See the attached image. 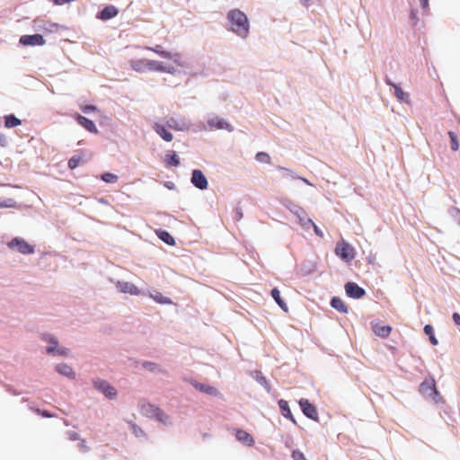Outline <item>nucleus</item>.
I'll use <instances>...</instances> for the list:
<instances>
[{
	"mask_svg": "<svg viewBox=\"0 0 460 460\" xmlns=\"http://www.w3.org/2000/svg\"><path fill=\"white\" fill-rule=\"evenodd\" d=\"M148 61L146 59L132 60L131 67L137 72H142L147 69Z\"/></svg>",
	"mask_w": 460,
	"mask_h": 460,
	"instance_id": "obj_27",
	"label": "nucleus"
},
{
	"mask_svg": "<svg viewBox=\"0 0 460 460\" xmlns=\"http://www.w3.org/2000/svg\"><path fill=\"white\" fill-rule=\"evenodd\" d=\"M292 457L294 460H307L305 455L299 450H294L292 452Z\"/></svg>",
	"mask_w": 460,
	"mask_h": 460,
	"instance_id": "obj_39",
	"label": "nucleus"
},
{
	"mask_svg": "<svg viewBox=\"0 0 460 460\" xmlns=\"http://www.w3.org/2000/svg\"><path fill=\"white\" fill-rule=\"evenodd\" d=\"M22 124L21 119L14 115H7L4 117V126L6 128H14Z\"/></svg>",
	"mask_w": 460,
	"mask_h": 460,
	"instance_id": "obj_30",
	"label": "nucleus"
},
{
	"mask_svg": "<svg viewBox=\"0 0 460 460\" xmlns=\"http://www.w3.org/2000/svg\"><path fill=\"white\" fill-rule=\"evenodd\" d=\"M420 391L425 396L432 398L434 400L438 394L434 379H427L423 383H421L420 386Z\"/></svg>",
	"mask_w": 460,
	"mask_h": 460,
	"instance_id": "obj_8",
	"label": "nucleus"
},
{
	"mask_svg": "<svg viewBox=\"0 0 460 460\" xmlns=\"http://www.w3.org/2000/svg\"><path fill=\"white\" fill-rule=\"evenodd\" d=\"M35 28L44 33L53 32L58 29V25L48 21L36 19L33 22Z\"/></svg>",
	"mask_w": 460,
	"mask_h": 460,
	"instance_id": "obj_13",
	"label": "nucleus"
},
{
	"mask_svg": "<svg viewBox=\"0 0 460 460\" xmlns=\"http://www.w3.org/2000/svg\"><path fill=\"white\" fill-rule=\"evenodd\" d=\"M132 429H133V433L137 436V437H140V436H143L144 435V431L139 428L137 427V425L133 424L132 425Z\"/></svg>",
	"mask_w": 460,
	"mask_h": 460,
	"instance_id": "obj_42",
	"label": "nucleus"
},
{
	"mask_svg": "<svg viewBox=\"0 0 460 460\" xmlns=\"http://www.w3.org/2000/svg\"><path fill=\"white\" fill-rule=\"evenodd\" d=\"M117 288L121 293H128L130 295H139L140 290L130 282L119 281Z\"/></svg>",
	"mask_w": 460,
	"mask_h": 460,
	"instance_id": "obj_15",
	"label": "nucleus"
},
{
	"mask_svg": "<svg viewBox=\"0 0 460 460\" xmlns=\"http://www.w3.org/2000/svg\"><path fill=\"white\" fill-rule=\"evenodd\" d=\"M94 110H96V108L93 105H86L85 107L83 108L84 112H89V111H94Z\"/></svg>",
	"mask_w": 460,
	"mask_h": 460,
	"instance_id": "obj_47",
	"label": "nucleus"
},
{
	"mask_svg": "<svg viewBox=\"0 0 460 460\" xmlns=\"http://www.w3.org/2000/svg\"><path fill=\"white\" fill-rule=\"evenodd\" d=\"M6 138L5 137L0 133V146H5Z\"/></svg>",
	"mask_w": 460,
	"mask_h": 460,
	"instance_id": "obj_49",
	"label": "nucleus"
},
{
	"mask_svg": "<svg viewBox=\"0 0 460 460\" xmlns=\"http://www.w3.org/2000/svg\"><path fill=\"white\" fill-rule=\"evenodd\" d=\"M43 339L50 343V345L47 348V352L49 354L56 353L59 356H67L68 349L66 348L58 347L57 340L49 336H44Z\"/></svg>",
	"mask_w": 460,
	"mask_h": 460,
	"instance_id": "obj_10",
	"label": "nucleus"
},
{
	"mask_svg": "<svg viewBox=\"0 0 460 460\" xmlns=\"http://www.w3.org/2000/svg\"><path fill=\"white\" fill-rule=\"evenodd\" d=\"M236 439L246 446L252 447L254 444L252 437L245 430L237 429L235 432Z\"/></svg>",
	"mask_w": 460,
	"mask_h": 460,
	"instance_id": "obj_18",
	"label": "nucleus"
},
{
	"mask_svg": "<svg viewBox=\"0 0 460 460\" xmlns=\"http://www.w3.org/2000/svg\"><path fill=\"white\" fill-rule=\"evenodd\" d=\"M392 327L389 325L375 326L374 332L382 338H386L390 335Z\"/></svg>",
	"mask_w": 460,
	"mask_h": 460,
	"instance_id": "obj_24",
	"label": "nucleus"
},
{
	"mask_svg": "<svg viewBox=\"0 0 460 460\" xmlns=\"http://www.w3.org/2000/svg\"><path fill=\"white\" fill-rule=\"evenodd\" d=\"M331 305L341 313H347L348 306L345 302L340 297H333L331 301Z\"/></svg>",
	"mask_w": 460,
	"mask_h": 460,
	"instance_id": "obj_23",
	"label": "nucleus"
},
{
	"mask_svg": "<svg viewBox=\"0 0 460 460\" xmlns=\"http://www.w3.org/2000/svg\"><path fill=\"white\" fill-rule=\"evenodd\" d=\"M296 215L299 220V224L301 225L302 227L307 229L309 228V226H311V225H314L312 219L307 217L304 212H302V215L298 213H296Z\"/></svg>",
	"mask_w": 460,
	"mask_h": 460,
	"instance_id": "obj_31",
	"label": "nucleus"
},
{
	"mask_svg": "<svg viewBox=\"0 0 460 460\" xmlns=\"http://www.w3.org/2000/svg\"><path fill=\"white\" fill-rule=\"evenodd\" d=\"M119 13V10L117 7L113 5L105 6L102 11L97 15V17L101 20L106 21L110 20Z\"/></svg>",
	"mask_w": 460,
	"mask_h": 460,
	"instance_id": "obj_16",
	"label": "nucleus"
},
{
	"mask_svg": "<svg viewBox=\"0 0 460 460\" xmlns=\"http://www.w3.org/2000/svg\"><path fill=\"white\" fill-rule=\"evenodd\" d=\"M193 386L198 389L199 391L210 394V395H217L218 394L217 388L211 385H204L201 383L195 382L193 383Z\"/></svg>",
	"mask_w": 460,
	"mask_h": 460,
	"instance_id": "obj_20",
	"label": "nucleus"
},
{
	"mask_svg": "<svg viewBox=\"0 0 460 460\" xmlns=\"http://www.w3.org/2000/svg\"><path fill=\"white\" fill-rule=\"evenodd\" d=\"M165 163L167 166H178L180 159L174 152H169L165 155Z\"/></svg>",
	"mask_w": 460,
	"mask_h": 460,
	"instance_id": "obj_28",
	"label": "nucleus"
},
{
	"mask_svg": "<svg viewBox=\"0 0 460 460\" xmlns=\"http://www.w3.org/2000/svg\"><path fill=\"white\" fill-rule=\"evenodd\" d=\"M453 320L456 325L460 326V314L458 313L453 314Z\"/></svg>",
	"mask_w": 460,
	"mask_h": 460,
	"instance_id": "obj_45",
	"label": "nucleus"
},
{
	"mask_svg": "<svg viewBox=\"0 0 460 460\" xmlns=\"http://www.w3.org/2000/svg\"><path fill=\"white\" fill-rule=\"evenodd\" d=\"M154 299L160 303V304H169L171 303L170 299L167 297H164L162 294L157 293L155 296H153Z\"/></svg>",
	"mask_w": 460,
	"mask_h": 460,
	"instance_id": "obj_38",
	"label": "nucleus"
},
{
	"mask_svg": "<svg viewBox=\"0 0 460 460\" xmlns=\"http://www.w3.org/2000/svg\"><path fill=\"white\" fill-rule=\"evenodd\" d=\"M80 162H81V157L75 155L69 159L68 167L73 170L79 165Z\"/></svg>",
	"mask_w": 460,
	"mask_h": 460,
	"instance_id": "obj_37",
	"label": "nucleus"
},
{
	"mask_svg": "<svg viewBox=\"0 0 460 460\" xmlns=\"http://www.w3.org/2000/svg\"><path fill=\"white\" fill-rule=\"evenodd\" d=\"M299 405L303 413L309 419L313 420H318V411L316 407L309 402L307 399H300Z\"/></svg>",
	"mask_w": 460,
	"mask_h": 460,
	"instance_id": "obj_6",
	"label": "nucleus"
},
{
	"mask_svg": "<svg viewBox=\"0 0 460 460\" xmlns=\"http://www.w3.org/2000/svg\"><path fill=\"white\" fill-rule=\"evenodd\" d=\"M448 136L450 137V147L453 151H457L459 149V143L457 140V136L455 132L449 131Z\"/></svg>",
	"mask_w": 460,
	"mask_h": 460,
	"instance_id": "obj_35",
	"label": "nucleus"
},
{
	"mask_svg": "<svg viewBox=\"0 0 460 460\" xmlns=\"http://www.w3.org/2000/svg\"><path fill=\"white\" fill-rule=\"evenodd\" d=\"M34 411L37 414H39V415H40V416H42L44 418H52V417H54V415L51 414L50 412H49L48 411H42L40 409H35Z\"/></svg>",
	"mask_w": 460,
	"mask_h": 460,
	"instance_id": "obj_40",
	"label": "nucleus"
},
{
	"mask_svg": "<svg viewBox=\"0 0 460 460\" xmlns=\"http://www.w3.org/2000/svg\"><path fill=\"white\" fill-rule=\"evenodd\" d=\"M255 158L260 163L270 164L271 162L270 156L266 152H258Z\"/></svg>",
	"mask_w": 460,
	"mask_h": 460,
	"instance_id": "obj_36",
	"label": "nucleus"
},
{
	"mask_svg": "<svg viewBox=\"0 0 460 460\" xmlns=\"http://www.w3.org/2000/svg\"><path fill=\"white\" fill-rule=\"evenodd\" d=\"M7 246L9 249L16 251L24 255L32 254L34 252V247L21 237H14L10 242H8Z\"/></svg>",
	"mask_w": 460,
	"mask_h": 460,
	"instance_id": "obj_3",
	"label": "nucleus"
},
{
	"mask_svg": "<svg viewBox=\"0 0 460 460\" xmlns=\"http://www.w3.org/2000/svg\"><path fill=\"white\" fill-rule=\"evenodd\" d=\"M148 407L151 409L152 413L154 416L161 422L166 423L169 420V417L162 411L159 408H156L153 405H148Z\"/></svg>",
	"mask_w": 460,
	"mask_h": 460,
	"instance_id": "obj_26",
	"label": "nucleus"
},
{
	"mask_svg": "<svg viewBox=\"0 0 460 460\" xmlns=\"http://www.w3.org/2000/svg\"><path fill=\"white\" fill-rule=\"evenodd\" d=\"M101 179L108 183H115L118 181L119 177L111 172H104L101 175Z\"/></svg>",
	"mask_w": 460,
	"mask_h": 460,
	"instance_id": "obj_34",
	"label": "nucleus"
},
{
	"mask_svg": "<svg viewBox=\"0 0 460 460\" xmlns=\"http://www.w3.org/2000/svg\"><path fill=\"white\" fill-rule=\"evenodd\" d=\"M147 69L158 72H171L159 61L149 60L147 64Z\"/></svg>",
	"mask_w": 460,
	"mask_h": 460,
	"instance_id": "obj_25",
	"label": "nucleus"
},
{
	"mask_svg": "<svg viewBox=\"0 0 460 460\" xmlns=\"http://www.w3.org/2000/svg\"><path fill=\"white\" fill-rule=\"evenodd\" d=\"M93 385L96 389L101 391L106 397L113 399L117 395L116 389L110 385L107 381L97 379L93 381Z\"/></svg>",
	"mask_w": 460,
	"mask_h": 460,
	"instance_id": "obj_5",
	"label": "nucleus"
},
{
	"mask_svg": "<svg viewBox=\"0 0 460 460\" xmlns=\"http://www.w3.org/2000/svg\"><path fill=\"white\" fill-rule=\"evenodd\" d=\"M75 119L79 125H81L83 128H84L89 132L94 133V134L98 133V129L93 120L87 119L86 117L79 115V114L75 117Z\"/></svg>",
	"mask_w": 460,
	"mask_h": 460,
	"instance_id": "obj_14",
	"label": "nucleus"
},
{
	"mask_svg": "<svg viewBox=\"0 0 460 460\" xmlns=\"http://www.w3.org/2000/svg\"><path fill=\"white\" fill-rule=\"evenodd\" d=\"M175 131H186L190 128V123L185 118H165L164 121L155 122L152 126L154 131L164 141L172 142L173 135L166 128Z\"/></svg>",
	"mask_w": 460,
	"mask_h": 460,
	"instance_id": "obj_1",
	"label": "nucleus"
},
{
	"mask_svg": "<svg viewBox=\"0 0 460 460\" xmlns=\"http://www.w3.org/2000/svg\"><path fill=\"white\" fill-rule=\"evenodd\" d=\"M148 50H151L156 54H158L160 57L167 59L173 60L176 64L181 65V55L179 53H171L169 51L164 50L162 46L156 45L154 48H146Z\"/></svg>",
	"mask_w": 460,
	"mask_h": 460,
	"instance_id": "obj_9",
	"label": "nucleus"
},
{
	"mask_svg": "<svg viewBox=\"0 0 460 460\" xmlns=\"http://www.w3.org/2000/svg\"><path fill=\"white\" fill-rule=\"evenodd\" d=\"M227 19L230 22L231 30L241 38L245 39L249 34V21L245 13L239 9H234L228 12Z\"/></svg>",
	"mask_w": 460,
	"mask_h": 460,
	"instance_id": "obj_2",
	"label": "nucleus"
},
{
	"mask_svg": "<svg viewBox=\"0 0 460 460\" xmlns=\"http://www.w3.org/2000/svg\"><path fill=\"white\" fill-rule=\"evenodd\" d=\"M424 332L429 336V341L432 345L438 344V340L434 334V329L430 324H427L424 327Z\"/></svg>",
	"mask_w": 460,
	"mask_h": 460,
	"instance_id": "obj_33",
	"label": "nucleus"
},
{
	"mask_svg": "<svg viewBox=\"0 0 460 460\" xmlns=\"http://www.w3.org/2000/svg\"><path fill=\"white\" fill-rule=\"evenodd\" d=\"M420 2L423 9H427L429 7V0H420Z\"/></svg>",
	"mask_w": 460,
	"mask_h": 460,
	"instance_id": "obj_48",
	"label": "nucleus"
},
{
	"mask_svg": "<svg viewBox=\"0 0 460 460\" xmlns=\"http://www.w3.org/2000/svg\"><path fill=\"white\" fill-rule=\"evenodd\" d=\"M208 123L209 127L212 128L226 129L228 131L233 130V127L229 123H227L226 121H225L224 119H222L220 118H213V119H209Z\"/></svg>",
	"mask_w": 460,
	"mask_h": 460,
	"instance_id": "obj_17",
	"label": "nucleus"
},
{
	"mask_svg": "<svg viewBox=\"0 0 460 460\" xmlns=\"http://www.w3.org/2000/svg\"><path fill=\"white\" fill-rule=\"evenodd\" d=\"M20 44L23 46H43L46 43L43 36L40 34L22 35L19 40Z\"/></svg>",
	"mask_w": 460,
	"mask_h": 460,
	"instance_id": "obj_7",
	"label": "nucleus"
},
{
	"mask_svg": "<svg viewBox=\"0 0 460 460\" xmlns=\"http://www.w3.org/2000/svg\"><path fill=\"white\" fill-rule=\"evenodd\" d=\"M385 83L391 85L394 89V94L399 101H404L408 98V94L405 93L402 89L397 84H394L389 78L385 79Z\"/></svg>",
	"mask_w": 460,
	"mask_h": 460,
	"instance_id": "obj_21",
	"label": "nucleus"
},
{
	"mask_svg": "<svg viewBox=\"0 0 460 460\" xmlns=\"http://www.w3.org/2000/svg\"><path fill=\"white\" fill-rule=\"evenodd\" d=\"M192 184L199 190L208 188V181L200 170H194L191 176Z\"/></svg>",
	"mask_w": 460,
	"mask_h": 460,
	"instance_id": "obj_12",
	"label": "nucleus"
},
{
	"mask_svg": "<svg viewBox=\"0 0 460 460\" xmlns=\"http://www.w3.org/2000/svg\"><path fill=\"white\" fill-rule=\"evenodd\" d=\"M271 296L284 311H288V305L281 298L280 292L278 288H275L271 290Z\"/></svg>",
	"mask_w": 460,
	"mask_h": 460,
	"instance_id": "obj_29",
	"label": "nucleus"
},
{
	"mask_svg": "<svg viewBox=\"0 0 460 460\" xmlns=\"http://www.w3.org/2000/svg\"><path fill=\"white\" fill-rule=\"evenodd\" d=\"M313 227H314V233L320 236V237H323V232L319 229V227L314 223V225H311Z\"/></svg>",
	"mask_w": 460,
	"mask_h": 460,
	"instance_id": "obj_46",
	"label": "nucleus"
},
{
	"mask_svg": "<svg viewBox=\"0 0 460 460\" xmlns=\"http://www.w3.org/2000/svg\"><path fill=\"white\" fill-rule=\"evenodd\" d=\"M79 448L83 452L89 451L90 447L87 446L85 439H81V442L79 444Z\"/></svg>",
	"mask_w": 460,
	"mask_h": 460,
	"instance_id": "obj_43",
	"label": "nucleus"
},
{
	"mask_svg": "<svg viewBox=\"0 0 460 460\" xmlns=\"http://www.w3.org/2000/svg\"><path fill=\"white\" fill-rule=\"evenodd\" d=\"M143 367L151 371H154L157 368V365L153 362H144Z\"/></svg>",
	"mask_w": 460,
	"mask_h": 460,
	"instance_id": "obj_41",
	"label": "nucleus"
},
{
	"mask_svg": "<svg viewBox=\"0 0 460 460\" xmlns=\"http://www.w3.org/2000/svg\"><path fill=\"white\" fill-rule=\"evenodd\" d=\"M335 253L337 256H339L342 261L346 262H349L355 258L354 248L344 241L337 243L335 248Z\"/></svg>",
	"mask_w": 460,
	"mask_h": 460,
	"instance_id": "obj_4",
	"label": "nucleus"
},
{
	"mask_svg": "<svg viewBox=\"0 0 460 460\" xmlns=\"http://www.w3.org/2000/svg\"><path fill=\"white\" fill-rule=\"evenodd\" d=\"M346 294L352 298H361L365 296L366 291L354 282H348L345 285Z\"/></svg>",
	"mask_w": 460,
	"mask_h": 460,
	"instance_id": "obj_11",
	"label": "nucleus"
},
{
	"mask_svg": "<svg viewBox=\"0 0 460 460\" xmlns=\"http://www.w3.org/2000/svg\"><path fill=\"white\" fill-rule=\"evenodd\" d=\"M159 238L165 243L173 245L175 243L174 238L166 231H159L157 233Z\"/></svg>",
	"mask_w": 460,
	"mask_h": 460,
	"instance_id": "obj_32",
	"label": "nucleus"
},
{
	"mask_svg": "<svg viewBox=\"0 0 460 460\" xmlns=\"http://www.w3.org/2000/svg\"><path fill=\"white\" fill-rule=\"evenodd\" d=\"M56 370L59 374H61L65 376L71 377V378L75 377V372H74L73 368L66 364H58L56 367Z\"/></svg>",
	"mask_w": 460,
	"mask_h": 460,
	"instance_id": "obj_22",
	"label": "nucleus"
},
{
	"mask_svg": "<svg viewBox=\"0 0 460 460\" xmlns=\"http://www.w3.org/2000/svg\"><path fill=\"white\" fill-rule=\"evenodd\" d=\"M7 207V205L0 202V208Z\"/></svg>",
	"mask_w": 460,
	"mask_h": 460,
	"instance_id": "obj_50",
	"label": "nucleus"
},
{
	"mask_svg": "<svg viewBox=\"0 0 460 460\" xmlns=\"http://www.w3.org/2000/svg\"><path fill=\"white\" fill-rule=\"evenodd\" d=\"M279 409H280V411L282 413V415L287 418V419H289L293 423H296L294 416L292 415V412L290 411V408L288 406V403L287 401L281 399L279 401Z\"/></svg>",
	"mask_w": 460,
	"mask_h": 460,
	"instance_id": "obj_19",
	"label": "nucleus"
},
{
	"mask_svg": "<svg viewBox=\"0 0 460 460\" xmlns=\"http://www.w3.org/2000/svg\"><path fill=\"white\" fill-rule=\"evenodd\" d=\"M68 438L70 440H77L79 439V435L75 431L68 432Z\"/></svg>",
	"mask_w": 460,
	"mask_h": 460,
	"instance_id": "obj_44",
	"label": "nucleus"
}]
</instances>
